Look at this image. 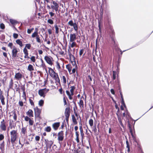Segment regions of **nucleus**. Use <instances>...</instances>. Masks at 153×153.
Segmentation results:
<instances>
[{
    "instance_id": "nucleus-1",
    "label": "nucleus",
    "mask_w": 153,
    "mask_h": 153,
    "mask_svg": "<svg viewBox=\"0 0 153 153\" xmlns=\"http://www.w3.org/2000/svg\"><path fill=\"white\" fill-rule=\"evenodd\" d=\"M17 130H13L10 131V135L11 142L12 144H14L18 137V133Z\"/></svg>"
},
{
    "instance_id": "nucleus-2",
    "label": "nucleus",
    "mask_w": 153,
    "mask_h": 153,
    "mask_svg": "<svg viewBox=\"0 0 153 153\" xmlns=\"http://www.w3.org/2000/svg\"><path fill=\"white\" fill-rule=\"evenodd\" d=\"M35 115L36 119H37L38 120H40L41 119L40 116L41 113V110L38 108L37 107H36L34 108Z\"/></svg>"
},
{
    "instance_id": "nucleus-3",
    "label": "nucleus",
    "mask_w": 153,
    "mask_h": 153,
    "mask_svg": "<svg viewBox=\"0 0 153 153\" xmlns=\"http://www.w3.org/2000/svg\"><path fill=\"white\" fill-rule=\"evenodd\" d=\"M57 139L59 141V143L61 145V142L63 140L64 138L63 131H61L59 132L57 134Z\"/></svg>"
},
{
    "instance_id": "nucleus-4",
    "label": "nucleus",
    "mask_w": 153,
    "mask_h": 153,
    "mask_svg": "<svg viewBox=\"0 0 153 153\" xmlns=\"http://www.w3.org/2000/svg\"><path fill=\"white\" fill-rule=\"evenodd\" d=\"M49 91V89L46 88L40 89L38 91V94L40 96L44 97L45 96V94Z\"/></svg>"
},
{
    "instance_id": "nucleus-5",
    "label": "nucleus",
    "mask_w": 153,
    "mask_h": 153,
    "mask_svg": "<svg viewBox=\"0 0 153 153\" xmlns=\"http://www.w3.org/2000/svg\"><path fill=\"white\" fill-rule=\"evenodd\" d=\"M68 24L71 26H73L75 30L76 31H77L78 25L76 23H74L72 20H71L69 21Z\"/></svg>"
},
{
    "instance_id": "nucleus-6",
    "label": "nucleus",
    "mask_w": 153,
    "mask_h": 153,
    "mask_svg": "<svg viewBox=\"0 0 153 153\" xmlns=\"http://www.w3.org/2000/svg\"><path fill=\"white\" fill-rule=\"evenodd\" d=\"M44 59L46 62L49 65H51L53 64L52 61L53 58L50 56H45L44 57Z\"/></svg>"
},
{
    "instance_id": "nucleus-7",
    "label": "nucleus",
    "mask_w": 153,
    "mask_h": 153,
    "mask_svg": "<svg viewBox=\"0 0 153 153\" xmlns=\"http://www.w3.org/2000/svg\"><path fill=\"white\" fill-rule=\"evenodd\" d=\"M18 49L16 47H13L12 51V56L13 58H16L17 56V53L18 52Z\"/></svg>"
},
{
    "instance_id": "nucleus-8",
    "label": "nucleus",
    "mask_w": 153,
    "mask_h": 153,
    "mask_svg": "<svg viewBox=\"0 0 153 153\" xmlns=\"http://www.w3.org/2000/svg\"><path fill=\"white\" fill-rule=\"evenodd\" d=\"M22 76V75L20 73H16L15 75L14 78L17 80L20 81L21 80Z\"/></svg>"
},
{
    "instance_id": "nucleus-9",
    "label": "nucleus",
    "mask_w": 153,
    "mask_h": 153,
    "mask_svg": "<svg viewBox=\"0 0 153 153\" xmlns=\"http://www.w3.org/2000/svg\"><path fill=\"white\" fill-rule=\"evenodd\" d=\"M45 143L46 146L47 147H51L53 144V142L51 140L49 141L48 139H45Z\"/></svg>"
},
{
    "instance_id": "nucleus-10",
    "label": "nucleus",
    "mask_w": 153,
    "mask_h": 153,
    "mask_svg": "<svg viewBox=\"0 0 153 153\" xmlns=\"http://www.w3.org/2000/svg\"><path fill=\"white\" fill-rule=\"evenodd\" d=\"M76 39V36L75 33L70 34V39L69 42H75Z\"/></svg>"
},
{
    "instance_id": "nucleus-11",
    "label": "nucleus",
    "mask_w": 153,
    "mask_h": 153,
    "mask_svg": "<svg viewBox=\"0 0 153 153\" xmlns=\"http://www.w3.org/2000/svg\"><path fill=\"white\" fill-rule=\"evenodd\" d=\"M40 61L41 62V63L40 64H38L37 65V64H36V65L37 66H38L39 67H42V68H45L46 67V66L45 64V63H44V62L43 60L42 59H40Z\"/></svg>"
},
{
    "instance_id": "nucleus-12",
    "label": "nucleus",
    "mask_w": 153,
    "mask_h": 153,
    "mask_svg": "<svg viewBox=\"0 0 153 153\" xmlns=\"http://www.w3.org/2000/svg\"><path fill=\"white\" fill-rule=\"evenodd\" d=\"M26 113L27 115L30 117H33V112L31 109H29Z\"/></svg>"
},
{
    "instance_id": "nucleus-13",
    "label": "nucleus",
    "mask_w": 153,
    "mask_h": 153,
    "mask_svg": "<svg viewBox=\"0 0 153 153\" xmlns=\"http://www.w3.org/2000/svg\"><path fill=\"white\" fill-rule=\"evenodd\" d=\"M77 45L76 43L75 42H69V48L70 49L71 48H73L74 47H75Z\"/></svg>"
},
{
    "instance_id": "nucleus-14",
    "label": "nucleus",
    "mask_w": 153,
    "mask_h": 153,
    "mask_svg": "<svg viewBox=\"0 0 153 153\" xmlns=\"http://www.w3.org/2000/svg\"><path fill=\"white\" fill-rule=\"evenodd\" d=\"M60 126V123L59 122L55 123L53 124L52 127L55 130H56Z\"/></svg>"
},
{
    "instance_id": "nucleus-15",
    "label": "nucleus",
    "mask_w": 153,
    "mask_h": 153,
    "mask_svg": "<svg viewBox=\"0 0 153 153\" xmlns=\"http://www.w3.org/2000/svg\"><path fill=\"white\" fill-rule=\"evenodd\" d=\"M70 110L69 107H67L65 108V117L69 116L70 115Z\"/></svg>"
},
{
    "instance_id": "nucleus-16",
    "label": "nucleus",
    "mask_w": 153,
    "mask_h": 153,
    "mask_svg": "<svg viewBox=\"0 0 153 153\" xmlns=\"http://www.w3.org/2000/svg\"><path fill=\"white\" fill-rule=\"evenodd\" d=\"M57 1H52V3L53 5H51V8L59 7V4L57 3Z\"/></svg>"
},
{
    "instance_id": "nucleus-17",
    "label": "nucleus",
    "mask_w": 153,
    "mask_h": 153,
    "mask_svg": "<svg viewBox=\"0 0 153 153\" xmlns=\"http://www.w3.org/2000/svg\"><path fill=\"white\" fill-rule=\"evenodd\" d=\"M5 98L3 95L1 93L0 94V100H1V103L2 105H4L5 103L4 102Z\"/></svg>"
},
{
    "instance_id": "nucleus-18",
    "label": "nucleus",
    "mask_w": 153,
    "mask_h": 153,
    "mask_svg": "<svg viewBox=\"0 0 153 153\" xmlns=\"http://www.w3.org/2000/svg\"><path fill=\"white\" fill-rule=\"evenodd\" d=\"M49 72L51 77L56 74L51 68H49Z\"/></svg>"
},
{
    "instance_id": "nucleus-19",
    "label": "nucleus",
    "mask_w": 153,
    "mask_h": 153,
    "mask_svg": "<svg viewBox=\"0 0 153 153\" xmlns=\"http://www.w3.org/2000/svg\"><path fill=\"white\" fill-rule=\"evenodd\" d=\"M52 77L53 78L55 81L57 82H60V80L57 74L56 73V74H55V75H54Z\"/></svg>"
},
{
    "instance_id": "nucleus-20",
    "label": "nucleus",
    "mask_w": 153,
    "mask_h": 153,
    "mask_svg": "<svg viewBox=\"0 0 153 153\" xmlns=\"http://www.w3.org/2000/svg\"><path fill=\"white\" fill-rule=\"evenodd\" d=\"M0 128L2 130L5 131L6 129V127L5 123L0 124Z\"/></svg>"
},
{
    "instance_id": "nucleus-21",
    "label": "nucleus",
    "mask_w": 153,
    "mask_h": 153,
    "mask_svg": "<svg viewBox=\"0 0 153 153\" xmlns=\"http://www.w3.org/2000/svg\"><path fill=\"white\" fill-rule=\"evenodd\" d=\"M27 133V128L26 127H22L21 130V133L25 135Z\"/></svg>"
},
{
    "instance_id": "nucleus-22",
    "label": "nucleus",
    "mask_w": 153,
    "mask_h": 153,
    "mask_svg": "<svg viewBox=\"0 0 153 153\" xmlns=\"http://www.w3.org/2000/svg\"><path fill=\"white\" fill-rule=\"evenodd\" d=\"M117 116L118 120L120 124L121 125V126H122L123 127V125L122 123V121L121 120V117L120 116H119V114H118V113H117Z\"/></svg>"
},
{
    "instance_id": "nucleus-23",
    "label": "nucleus",
    "mask_w": 153,
    "mask_h": 153,
    "mask_svg": "<svg viewBox=\"0 0 153 153\" xmlns=\"http://www.w3.org/2000/svg\"><path fill=\"white\" fill-rule=\"evenodd\" d=\"M66 68L68 70L69 73L70 74H71V71L72 68V66L71 65L68 64L66 65Z\"/></svg>"
},
{
    "instance_id": "nucleus-24",
    "label": "nucleus",
    "mask_w": 153,
    "mask_h": 153,
    "mask_svg": "<svg viewBox=\"0 0 153 153\" xmlns=\"http://www.w3.org/2000/svg\"><path fill=\"white\" fill-rule=\"evenodd\" d=\"M28 70L32 71L34 70V69L33 66L30 64H29L27 67Z\"/></svg>"
},
{
    "instance_id": "nucleus-25",
    "label": "nucleus",
    "mask_w": 153,
    "mask_h": 153,
    "mask_svg": "<svg viewBox=\"0 0 153 153\" xmlns=\"http://www.w3.org/2000/svg\"><path fill=\"white\" fill-rule=\"evenodd\" d=\"M4 141H3L0 144V149L2 152L4 150Z\"/></svg>"
},
{
    "instance_id": "nucleus-26",
    "label": "nucleus",
    "mask_w": 153,
    "mask_h": 153,
    "mask_svg": "<svg viewBox=\"0 0 153 153\" xmlns=\"http://www.w3.org/2000/svg\"><path fill=\"white\" fill-rule=\"evenodd\" d=\"M126 148H127V152L128 153H129L130 151V146L128 140H126Z\"/></svg>"
},
{
    "instance_id": "nucleus-27",
    "label": "nucleus",
    "mask_w": 153,
    "mask_h": 153,
    "mask_svg": "<svg viewBox=\"0 0 153 153\" xmlns=\"http://www.w3.org/2000/svg\"><path fill=\"white\" fill-rule=\"evenodd\" d=\"M13 86V79H11L9 83V87L10 88H12Z\"/></svg>"
},
{
    "instance_id": "nucleus-28",
    "label": "nucleus",
    "mask_w": 153,
    "mask_h": 153,
    "mask_svg": "<svg viewBox=\"0 0 153 153\" xmlns=\"http://www.w3.org/2000/svg\"><path fill=\"white\" fill-rule=\"evenodd\" d=\"M66 93L68 96L70 100H72V97L73 95H71V93H70L69 91H66Z\"/></svg>"
},
{
    "instance_id": "nucleus-29",
    "label": "nucleus",
    "mask_w": 153,
    "mask_h": 153,
    "mask_svg": "<svg viewBox=\"0 0 153 153\" xmlns=\"http://www.w3.org/2000/svg\"><path fill=\"white\" fill-rule=\"evenodd\" d=\"M75 134L76 137V140L77 143H79V132L78 131H76L75 132Z\"/></svg>"
},
{
    "instance_id": "nucleus-30",
    "label": "nucleus",
    "mask_w": 153,
    "mask_h": 153,
    "mask_svg": "<svg viewBox=\"0 0 153 153\" xmlns=\"http://www.w3.org/2000/svg\"><path fill=\"white\" fill-rule=\"evenodd\" d=\"M16 43L19 45L20 47H22L23 46L22 43V41L20 39H17L16 40Z\"/></svg>"
},
{
    "instance_id": "nucleus-31",
    "label": "nucleus",
    "mask_w": 153,
    "mask_h": 153,
    "mask_svg": "<svg viewBox=\"0 0 153 153\" xmlns=\"http://www.w3.org/2000/svg\"><path fill=\"white\" fill-rule=\"evenodd\" d=\"M120 92V94L121 95V100H122L121 103L125 107H126V105H125V102H124V99H123V95H122V93L121 92Z\"/></svg>"
},
{
    "instance_id": "nucleus-32",
    "label": "nucleus",
    "mask_w": 153,
    "mask_h": 153,
    "mask_svg": "<svg viewBox=\"0 0 153 153\" xmlns=\"http://www.w3.org/2000/svg\"><path fill=\"white\" fill-rule=\"evenodd\" d=\"M72 120L73 123L75 125H76L77 123V122L76 120V119L75 118L74 115L72 116Z\"/></svg>"
},
{
    "instance_id": "nucleus-33",
    "label": "nucleus",
    "mask_w": 153,
    "mask_h": 153,
    "mask_svg": "<svg viewBox=\"0 0 153 153\" xmlns=\"http://www.w3.org/2000/svg\"><path fill=\"white\" fill-rule=\"evenodd\" d=\"M38 36V31H36L32 34L31 36L32 38H34L35 37H37Z\"/></svg>"
},
{
    "instance_id": "nucleus-34",
    "label": "nucleus",
    "mask_w": 153,
    "mask_h": 153,
    "mask_svg": "<svg viewBox=\"0 0 153 153\" xmlns=\"http://www.w3.org/2000/svg\"><path fill=\"white\" fill-rule=\"evenodd\" d=\"M70 88H71V89L70 90V92L71 93V95H74V91L75 89V87L74 86L71 87Z\"/></svg>"
},
{
    "instance_id": "nucleus-35",
    "label": "nucleus",
    "mask_w": 153,
    "mask_h": 153,
    "mask_svg": "<svg viewBox=\"0 0 153 153\" xmlns=\"http://www.w3.org/2000/svg\"><path fill=\"white\" fill-rule=\"evenodd\" d=\"M8 46L11 49H13V47H16L14 46H13V44L12 43H9L8 45Z\"/></svg>"
},
{
    "instance_id": "nucleus-36",
    "label": "nucleus",
    "mask_w": 153,
    "mask_h": 153,
    "mask_svg": "<svg viewBox=\"0 0 153 153\" xmlns=\"http://www.w3.org/2000/svg\"><path fill=\"white\" fill-rule=\"evenodd\" d=\"M29 125L30 126L33 125L34 123V121L33 119L30 118L29 121Z\"/></svg>"
},
{
    "instance_id": "nucleus-37",
    "label": "nucleus",
    "mask_w": 153,
    "mask_h": 153,
    "mask_svg": "<svg viewBox=\"0 0 153 153\" xmlns=\"http://www.w3.org/2000/svg\"><path fill=\"white\" fill-rule=\"evenodd\" d=\"M51 130V128L50 126H48L45 128V131L47 132H49Z\"/></svg>"
},
{
    "instance_id": "nucleus-38",
    "label": "nucleus",
    "mask_w": 153,
    "mask_h": 153,
    "mask_svg": "<svg viewBox=\"0 0 153 153\" xmlns=\"http://www.w3.org/2000/svg\"><path fill=\"white\" fill-rule=\"evenodd\" d=\"M94 121L92 119H90L89 121V123L91 127H92L93 125Z\"/></svg>"
},
{
    "instance_id": "nucleus-39",
    "label": "nucleus",
    "mask_w": 153,
    "mask_h": 153,
    "mask_svg": "<svg viewBox=\"0 0 153 153\" xmlns=\"http://www.w3.org/2000/svg\"><path fill=\"white\" fill-rule=\"evenodd\" d=\"M54 26H55V30H56V34H58L59 32V28L58 27L57 25L56 24Z\"/></svg>"
},
{
    "instance_id": "nucleus-40",
    "label": "nucleus",
    "mask_w": 153,
    "mask_h": 153,
    "mask_svg": "<svg viewBox=\"0 0 153 153\" xmlns=\"http://www.w3.org/2000/svg\"><path fill=\"white\" fill-rule=\"evenodd\" d=\"M44 103V101L42 100H41L39 101V105L40 106H42L43 105Z\"/></svg>"
},
{
    "instance_id": "nucleus-41",
    "label": "nucleus",
    "mask_w": 153,
    "mask_h": 153,
    "mask_svg": "<svg viewBox=\"0 0 153 153\" xmlns=\"http://www.w3.org/2000/svg\"><path fill=\"white\" fill-rule=\"evenodd\" d=\"M138 145V150L139 152V153H143L142 152V149H141L140 148V145H138V144H137Z\"/></svg>"
},
{
    "instance_id": "nucleus-42",
    "label": "nucleus",
    "mask_w": 153,
    "mask_h": 153,
    "mask_svg": "<svg viewBox=\"0 0 153 153\" xmlns=\"http://www.w3.org/2000/svg\"><path fill=\"white\" fill-rule=\"evenodd\" d=\"M116 72L114 71H113V79L114 80L116 79Z\"/></svg>"
},
{
    "instance_id": "nucleus-43",
    "label": "nucleus",
    "mask_w": 153,
    "mask_h": 153,
    "mask_svg": "<svg viewBox=\"0 0 153 153\" xmlns=\"http://www.w3.org/2000/svg\"><path fill=\"white\" fill-rule=\"evenodd\" d=\"M79 105L80 107L82 106V107L83 106V101L82 100H80L79 103Z\"/></svg>"
},
{
    "instance_id": "nucleus-44",
    "label": "nucleus",
    "mask_w": 153,
    "mask_h": 153,
    "mask_svg": "<svg viewBox=\"0 0 153 153\" xmlns=\"http://www.w3.org/2000/svg\"><path fill=\"white\" fill-rule=\"evenodd\" d=\"M30 60L33 62H35L36 61L35 57L34 56H33L30 58Z\"/></svg>"
},
{
    "instance_id": "nucleus-45",
    "label": "nucleus",
    "mask_w": 153,
    "mask_h": 153,
    "mask_svg": "<svg viewBox=\"0 0 153 153\" xmlns=\"http://www.w3.org/2000/svg\"><path fill=\"white\" fill-rule=\"evenodd\" d=\"M25 117V120L26 121H28L30 119V118L28 116H24Z\"/></svg>"
},
{
    "instance_id": "nucleus-46",
    "label": "nucleus",
    "mask_w": 153,
    "mask_h": 153,
    "mask_svg": "<svg viewBox=\"0 0 153 153\" xmlns=\"http://www.w3.org/2000/svg\"><path fill=\"white\" fill-rule=\"evenodd\" d=\"M10 23L13 24H14L16 23V21L13 19H10Z\"/></svg>"
},
{
    "instance_id": "nucleus-47",
    "label": "nucleus",
    "mask_w": 153,
    "mask_h": 153,
    "mask_svg": "<svg viewBox=\"0 0 153 153\" xmlns=\"http://www.w3.org/2000/svg\"><path fill=\"white\" fill-rule=\"evenodd\" d=\"M48 22L51 25L53 24V21L51 19H48Z\"/></svg>"
},
{
    "instance_id": "nucleus-48",
    "label": "nucleus",
    "mask_w": 153,
    "mask_h": 153,
    "mask_svg": "<svg viewBox=\"0 0 153 153\" xmlns=\"http://www.w3.org/2000/svg\"><path fill=\"white\" fill-rule=\"evenodd\" d=\"M13 114V118L15 121H16L17 120V117L16 114L15 112H14Z\"/></svg>"
},
{
    "instance_id": "nucleus-49",
    "label": "nucleus",
    "mask_w": 153,
    "mask_h": 153,
    "mask_svg": "<svg viewBox=\"0 0 153 153\" xmlns=\"http://www.w3.org/2000/svg\"><path fill=\"white\" fill-rule=\"evenodd\" d=\"M23 52L25 54H28V51L26 48H25L23 49Z\"/></svg>"
},
{
    "instance_id": "nucleus-50",
    "label": "nucleus",
    "mask_w": 153,
    "mask_h": 153,
    "mask_svg": "<svg viewBox=\"0 0 153 153\" xmlns=\"http://www.w3.org/2000/svg\"><path fill=\"white\" fill-rule=\"evenodd\" d=\"M29 101L30 104L33 106H34V103L33 102V100H31L30 98L29 99Z\"/></svg>"
},
{
    "instance_id": "nucleus-51",
    "label": "nucleus",
    "mask_w": 153,
    "mask_h": 153,
    "mask_svg": "<svg viewBox=\"0 0 153 153\" xmlns=\"http://www.w3.org/2000/svg\"><path fill=\"white\" fill-rule=\"evenodd\" d=\"M62 79L63 80V82L64 84H66V79L65 76H64L62 77Z\"/></svg>"
},
{
    "instance_id": "nucleus-52",
    "label": "nucleus",
    "mask_w": 153,
    "mask_h": 153,
    "mask_svg": "<svg viewBox=\"0 0 153 153\" xmlns=\"http://www.w3.org/2000/svg\"><path fill=\"white\" fill-rule=\"evenodd\" d=\"M36 41L38 43H40L41 42V40L39 35L38 36L36 37Z\"/></svg>"
},
{
    "instance_id": "nucleus-53",
    "label": "nucleus",
    "mask_w": 153,
    "mask_h": 153,
    "mask_svg": "<svg viewBox=\"0 0 153 153\" xmlns=\"http://www.w3.org/2000/svg\"><path fill=\"white\" fill-rule=\"evenodd\" d=\"M31 47V45L29 44H26L25 46V48H27L28 49H30Z\"/></svg>"
},
{
    "instance_id": "nucleus-54",
    "label": "nucleus",
    "mask_w": 153,
    "mask_h": 153,
    "mask_svg": "<svg viewBox=\"0 0 153 153\" xmlns=\"http://www.w3.org/2000/svg\"><path fill=\"white\" fill-rule=\"evenodd\" d=\"M0 27L1 29H4L5 28L4 25L3 23L1 24H0Z\"/></svg>"
},
{
    "instance_id": "nucleus-55",
    "label": "nucleus",
    "mask_w": 153,
    "mask_h": 153,
    "mask_svg": "<svg viewBox=\"0 0 153 153\" xmlns=\"http://www.w3.org/2000/svg\"><path fill=\"white\" fill-rule=\"evenodd\" d=\"M84 52V50L83 49H81L79 52V55L80 56H81Z\"/></svg>"
},
{
    "instance_id": "nucleus-56",
    "label": "nucleus",
    "mask_w": 153,
    "mask_h": 153,
    "mask_svg": "<svg viewBox=\"0 0 153 153\" xmlns=\"http://www.w3.org/2000/svg\"><path fill=\"white\" fill-rule=\"evenodd\" d=\"M56 68L58 69H59L60 68V66L59 63L58 62H56Z\"/></svg>"
},
{
    "instance_id": "nucleus-57",
    "label": "nucleus",
    "mask_w": 153,
    "mask_h": 153,
    "mask_svg": "<svg viewBox=\"0 0 153 153\" xmlns=\"http://www.w3.org/2000/svg\"><path fill=\"white\" fill-rule=\"evenodd\" d=\"M81 136L82 137V141L84 137V134L83 132H80Z\"/></svg>"
},
{
    "instance_id": "nucleus-58",
    "label": "nucleus",
    "mask_w": 153,
    "mask_h": 153,
    "mask_svg": "<svg viewBox=\"0 0 153 153\" xmlns=\"http://www.w3.org/2000/svg\"><path fill=\"white\" fill-rule=\"evenodd\" d=\"M77 67L76 65L75 66V68H74L72 70V72H71V74H74L75 72L76 71V68Z\"/></svg>"
},
{
    "instance_id": "nucleus-59",
    "label": "nucleus",
    "mask_w": 153,
    "mask_h": 153,
    "mask_svg": "<svg viewBox=\"0 0 153 153\" xmlns=\"http://www.w3.org/2000/svg\"><path fill=\"white\" fill-rule=\"evenodd\" d=\"M13 36L14 39H17L18 37V34L17 33H14L13 34Z\"/></svg>"
},
{
    "instance_id": "nucleus-60",
    "label": "nucleus",
    "mask_w": 153,
    "mask_h": 153,
    "mask_svg": "<svg viewBox=\"0 0 153 153\" xmlns=\"http://www.w3.org/2000/svg\"><path fill=\"white\" fill-rule=\"evenodd\" d=\"M40 137L39 136H36L35 137V139L36 141H38L39 140Z\"/></svg>"
},
{
    "instance_id": "nucleus-61",
    "label": "nucleus",
    "mask_w": 153,
    "mask_h": 153,
    "mask_svg": "<svg viewBox=\"0 0 153 153\" xmlns=\"http://www.w3.org/2000/svg\"><path fill=\"white\" fill-rule=\"evenodd\" d=\"M4 136L2 134H0V140H3L4 139Z\"/></svg>"
},
{
    "instance_id": "nucleus-62",
    "label": "nucleus",
    "mask_w": 153,
    "mask_h": 153,
    "mask_svg": "<svg viewBox=\"0 0 153 153\" xmlns=\"http://www.w3.org/2000/svg\"><path fill=\"white\" fill-rule=\"evenodd\" d=\"M49 14L50 15L51 17H52L54 16L55 15V13L52 12H49Z\"/></svg>"
},
{
    "instance_id": "nucleus-63",
    "label": "nucleus",
    "mask_w": 153,
    "mask_h": 153,
    "mask_svg": "<svg viewBox=\"0 0 153 153\" xmlns=\"http://www.w3.org/2000/svg\"><path fill=\"white\" fill-rule=\"evenodd\" d=\"M133 138V140L134 141L135 140V137L134 135V133L131 134Z\"/></svg>"
},
{
    "instance_id": "nucleus-64",
    "label": "nucleus",
    "mask_w": 153,
    "mask_h": 153,
    "mask_svg": "<svg viewBox=\"0 0 153 153\" xmlns=\"http://www.w3.org/2000/svg\"><path fill=\"white\" fill-rule=\"evenodd\" d=\"M19 104L21 106H22L23 105V103L22 101H19Z\"/></svg>"
}]
</instances>
